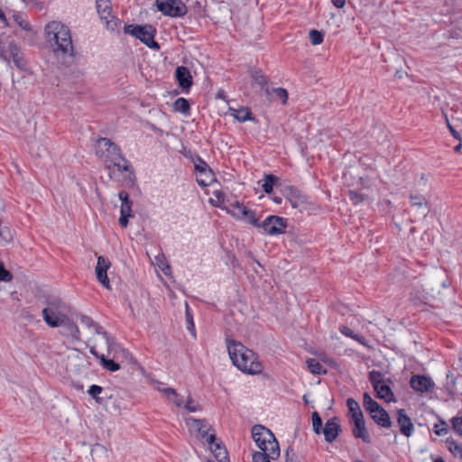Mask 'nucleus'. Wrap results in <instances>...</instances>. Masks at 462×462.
<instances>
[{"mask_svg": "<svg viewBox=\"0 0 462 462\" xmlns=\"http://www.w3.org/2000/svg\"><path fill=\"white\" fill-rule=\"evenodd\" d=\"M227 351L232 363L240 371L248 374H258L263 370L261 362L257 360V355L247 348L241 342L226 338Z\"/></svg>", "mask_w": 462, "mask_h": 462, "instance_id": "f257e3e1", "label": "nucleus"}, {"mask_svg": "<svg viewBox=\"0 0 462 462\" xmlns=\"http://www.w3.org/2000/svg\"><path fill=\"white\" fill-rule=\"evenodd\" d=\"M45 34L48 42L54 41L56 48L54 52L58 58L61 56L63 63L66 58L70 60L74 57V47L72 44L69 28L58 21H52L46 24Z\"/></svg>", "mask_w": 462, "mask_h": 462, "instance_id": "f03ea898", "label": "nucleus"}, {"mask_svg": "<svg viewBox=\"0 0 462 462\" xmlns=\"http://www.w3.org/2000/svg\"><path fill=\"white\" fill-rule=\"evenodd\" d=\"M96 153L98 157L104 158L106 162L112 163L119 171H127L129 180H135L134 171L130 162L122 154L120 147L109 138L101 137L97 139Z\"/></svg>", "mask_w": 462, "mask_h": 462, "instance_id": "7ed1b4c3", "label": "nucleus"}, {"mask_svg": "<svg viewBox=\"0 0 462 462\" xmlns=\"http://www.w3.org/2000/svg\"><path fill=\"white\" fill-rule=\"evenodd\" d=\"M252 437L260 450L271 451L273 456L280 457L279 442L270 429L256 424L252 427Z\"/></svg>", "mask_w": 462, "mask_h": 462, "instance_id": "20e7f679", "label": "nucleus"}, {"mask_svg": "<svg viewBox=\"0 0 462 462\" xmlns=\"http://www.w3.org/2000/svg\"><path fill=\"white\" fill-rule=\"evenodd\" d=\"M45 303L47 307L42 310V318L48 326L57 325L58 321L69 317V307L60 298L49 296Z\"/></svg>", "mask_w": 462, "mask_h": 462, "instance_id": "39448f33", "label": "nucleus"}, {"mask_svg": "<svg viewBox=\"0 0 462 462\" xmlns=\"http://www.w3.org/2000/svg\"><path fill=\"white\" fill-rule=\"evenodd\" d=\"M363 406L378 426L382 428L392 427L393 422L387 411L366 392L363 394Z\"/></svg>", "mask_w": 462, "mask_h": 462, "instance_id": "423d86ee", "label": "nucleus"}, {"mask_svg": "<svg viewBox=\"0 0 462 462\" xmlns=\"http://www.w3.org/2000/svg\"><path fill=\"white\" fill-rule=\"evenodd\" d=\"M124 32L135 37L152 50L160 49V44L154 40L156 29L151 24H125Z\"/></svg>", "mask_w": 462, "mask_h": 462, "instance_id": "0eeeda50", "label": "nucleus"}, {"mask_svg": "<svg viewBox=\"0 0 462 462\" xmlns=\"http://www.w3.org/2000/svg\"><path fill=\"white\" fill-rule=\"evenodd\" d=\"M383 377V374L381 371L372 370L368 373V380L376 393V397L386 402H395L396 399L390 386L392 380H384Z\"/></svg>", "mask_w": 462, "mask_h": 462, "instance_id": "6e6552de", "label": "nucleus"}, {"mask_svg": "<svg viewBox=\"0 0 462 462\" xmlns=\"http://www.w3.org/2000/svg\"><path fill=\"white\" fill-rule=\"evenodd\" d=\"M155 6L164 16L172 18L183 17L188 13V7L181 0H156Z\"/></svg>", "mask_w": 462, "mask_h": 462, "instance_id": "1a4fd4ad", "label": "nucleus"}, {"mask_svg": "<svg viewBox=\"0 0 462 462\" xmlns=\"http://www.w3.org/2000/svg\"><path fill=\"white\" fill-rule=\"evenodd\" d=\"M194 168L196 173L198 174L197 182L200 187L206 188L209 186L213 181L217 180L213 170L199 155L194 162Z\"/></svg>", "mask_w": 462, "mask_h": 462, "instance_id": "9d476101", "label": "nucleus"}, {"mask_svg": "<svg viewBox=\"0 0 462 462\" xmlns=\"http://www.w3.org/2000/svg\"><path fill=\"white\" fill-rule=\"evenodd\" d=\"M282 195L290 202L293 208L302 211L308 204V197L294 186H285L282 189Z\"/></svg>", "mask_w": 462, "mask_h": 462, "instance_id": "9b49d317", "label": "nucleus"}, {"mask_svg": "<svg viewBox=\"0 0 462 462\" xmlns=\"http://www.w3.org/2000/svg\"><path fill=\"white\" fill-rule=\"evenodd\" d=\"M57 325H51V328H60V333L72 341L80 340V331L77 324L69 318H65L58 321Z\"/></svg>", "mask_w": 462, "mask_h": 462, "instance_id": "f8f14e48", "label": "nucleus"}, {"mask_svg": "<svg viewBox=\"0 0 462 462\" xmlns=\"http://www.w3.org/2000/svg\"><path fill=\"white\" fill-rule=\"evenodd\" d=\"M121 200L119 224L122 227H126L128 225L129 217H133L132 214V200L127 191L122 190L118 194Z\"/></svg>", "mask_w": 462, "mask_h": 462, "instance_id": "ddd939ff", "label": "nucleus"}, {"mask_svg": "<svg viewBox=\"0 0 462 462\" xmlns=\"http://www.w3.org/2000/svg\"><path fill=\"white\" fill-rule=\"evenodd\" d=\"M249 73L254 82L263 90L269 101H272V92L269 88L270 79L259 68L253 67L249 69Z\"/></svg>", "mask_w": 462, "mask_h": 462, "instance_id": "4468645a", "label": "nucleus"}, {"mask_svg": "<svg viewBox=\"0 0 462 462\" xmlns=\"http://www.w3.org/2000/svg\"><path fill=\"white\" fill-rule=\"evenodd\" d=\"M111 266L110 261L105 256H98L96 265V276L97 281L106 289H110V282L107 276V270Z\"/></svg>", "mask_w": 462, "mask_h": 462, "instance_id": "2eb2a0df", "label": "nucleus"}, {"mask_svg": "<svg viewBox=\"0 0 462 462\" xmlns=\"http://www.w3.org/2000/svg\"><path fill=\"white\" fill-rule=\"evenodd\" d=\"M341 432L342 428L339 424V419L336 416L327 420L321 431L324 434L325 440L328 443L335 441Z\"/></svg>", "mask_w": 462, "mask_h": 462, "instance_id": "dca6fc26", "label": "nucleus"}, {"mask_svg": "<svg viewBox=\"0 0 462 462\" xmlns=\"http://www.w3.org/2000/svg\"><path fill=\"white\" fill-rule=\"evenodd\" d=\"M352 434L356 439H362L363 442L370 444L372 439L365 426V420L363 416L351 420Z\"/></svg>", "mask_w": 462, "mask_h": 462, "instance_id": "f3484780", "label": "nucleus"}, {"mask_svg": "<svg viewBox=\"0 0 462 462\" xmlns=\"http://www.w3.org/2000/svg\"><path fill=\"white\" fill-rule=\"evenodd\" d=\"M396 415V420L400 433L406 438H410L414 432V425L411 418L407 415L404 409H398Z\"/></svg>", "mask_w": 462, "mask_h": 462, "instance_id": "a211bd4d", "label": "nucleus"}, {"mask_svg": "<svg viewBox=\"0 0 462 462\" xmlns=\"http://www.w3.org/2000/svg\"><path fill=\"white\" fill-rule=\"evenodd\" d=\"M190 420L192 421V425L197 429L200 438L212 448V445L217 440V436L215 433H208L209 430H213L211 426H208L205 420L191 418Z\"/></svg>", "mask_w": 462, "mask_h": 462, "instance_id": "6ab92c4d", "label": "nucleus"}, {"mask_svg": "<svg viewBox=\"0 0 462 462\" xmlns=\"http://www.w3.org/2000/svg\"><path fill=\"white\" fill-rule=\"evenodd\" d=\"M411 387L419 393H428L434 388L433 381L427 375L414 374L410 380Z\"/></svg>", "mask_w": 462, "mask_h": 462, "instance_id": "aec40b11", "label": "nucleus"}, {"mask_svg": "<svg viewBox=\"0 0 462 462\" xmlns=\"http://www.w3.org/2000/svg\"><path fill=\"white\" fill-rule=\"evenodd\" d=\"M175 79L182 92L188 93L193 85V79L189 69L185 66H179L175 69Z\"/></svg>", "mask_w": 462, "mask_h": 462, "instance_id": "412c9836", "label": "nucleus"}, {"mask_svg": "<svg viewBox=\"0 0 462 462\" xmlns=\"http://www.w3.org/2000/svg\"><path fill=\"white\" fill-rule=\"evenodd\" d=\"M8 50L14 65L21 70L25 69L26 61L20 53V47L14 42H11L8 44Z\"/></svg>", "mask_w": 462, "mask_h": 462, "instance_id": "4be33fe9", "label": "nucleus"}, {"mask_svg": "<svg viewBox=\"0 0 462 462\" xmlns=\"http://www.w3.org/2000/svg\"><path fill=\"white\" fill-rule=\"evenodd\" d=\"M232 216L239 220L251 224L254 226H259V218L255 216V212L247 208H244L241 213L232 212Z\"/></svg>", "mask_w": 462, "mask_h": 462, "instance_id": "5701e85b", "label": "nucleus"}, {"mask_svg": "<svg viewBox=\"0 0 462 462\" xmlns=\"http://www.w3.org/2000/svg\"><path fill=\"white\" fill-rule=\"evenodd\" d=\"M409 198H410V202L412 207H416L419 209H421V213L423 216L428 215V213L430 211V208H429V203L426 200L424 196H422L420 194L411 193Z\"/></svg>", "mask_w": 462, "mask_h": 462, "instance_id": "b1692460", "label": "nucleus"}, {"mask_svg": "<svg viewBox=\"0 0 462 462\" xmlns=\"http://www.w3.org/2000/svg\"><path fill=\"white\" fill-rule=\"evenodd\" d=\"M209 448L218 462H229L228 452L221 441L216 440L212 448Z\"/></svg>", "mask_w": 462, "mask_h": 462, "instance_id": "393cba45", "label": "nucleus"}, {"mask_svg": "<svg viewBox=\"0 0 462 462\" xmlns=\"http://www.w3.org/2000/svg\"><path fill=\"white\" fill-rule=\"evenodd\" d=\"M96 8L101 20H106L112 14L110 0H96Z\"/></svg>", "mask_w": 462, "mask_h": 462, "instance_id": "a878e982", "label": "nucleus"}, {"mask_svg": "<svg viewBox=\"0 0 462 462\" xmlns=\"http://www.w3.org/2000/svg\"><path fill=\"white\" fill-rule=\"evenodd\" d=\"M229 109L231 110V116L240 123L253 121L254 119L251 110L246 106H242L239 109L230 107Z\"/></svg>", "mask_w": 462, "mask_h": 462, "instance_id": "bb28decb", "label": "nucleus"}, {"mask_svg": "<svg viewBox=\"0 0 462 462\" xmlns=\"http://www.w3.org/2000/svg\"><path fill=\"white\" fill-rule=\"evenodd\" d=\"M80 322L82 325L88 327V328H93L95 329V332L97 334H101L106 338V342L109 341V335L106 331L103 330V328L96 323L90 317L82 315L80 317Z\"/></svg>", "mask_w": 462, "mask_h": 462, "instance_id": "cd10ccee", "label": "nucleus"}, {"mask_svg": "<svg viewBox=\"0 0 462 462\" xmlns=\"http://www.w3.org/2000/svg\"><path fill=\"white\" fill-rule=\"evenodd\" d=\"M263 181L262 189L266 194L273 193V188L280 184V179L272 173L265 174Z\"/></svg>", "mask_w": 462, "mask_h": 462, "instance_id": "c85d7f7f", "label": "nucleus"}, {"mask_svg": "<svg viewBox=\"0 0 462 462\" xmlns=\"http://www.w3.org/2000/svg\"><path fill=\"white\" fill-rule=\"evenodd\" d=\"M279 219L282 220V222L273 221V224H271V227L267 230V235L278 236L286 232L285 229L288 226L287 219L282 217H279Z\"/></svg>", "mask_w": 462, "mask_h": 462, "instance_id": "c756f323", "label": "nucleus"}, {"mask_svg": "<svg viewBox=\"0 0 462 462\" xmlns=\"http://www.w3.org/2000/svg\"><path fill=\"white\" fill-rule=\"evenodd\" d=\"M445 443L447 448L454 457L462 459V443L457 441L452 437L448 438Z\"/></svg>", "mask_w": 462, "mask_h": 462, "instance_id": "7c9ffc66", "label": "nucleus"}, {"mask_svg": "<svg viewBox=\"0 0 462 462\" xmlns=\"http://www.w3.org/2000/svg\"><path fill=\"white\" fill-rule=\"evenodd\" d=\"M346 406L350 415V420L363 416V411L360 408L359 403L353 398L346 399Z\"/></svg>", "mask_w": 462, "mask_h": 462, "instance_id": "2f4dec72", "label": "nucleus"}, {"mask_svg": "<svg viewBox=\"0 0 462 462\" xmlns=\"http://www.w3.org/2000/svg\"><path fill=\"white\" fill-rule=\"evenodd\" d=\"M307 365L310 373L313 374H326L328 373L327 369L324 368L321 364L314 358H309L307 361Z\"/></svg>", "mask_w": 462, "mask_h": 462, "instance_id": "473e14b6", "label": "nucleus"}, {"mask_svg": "<svg viewBox=\"0 0 462 462\" xmlns=\"http://www.w3.org/2000/svg\"><path fill=\"white\" fill-rule=\"evenodd\" d=\"M173 109L176 112L188 115L190 111L189 102L184 97H179L173 103Z\"/></svg>", "mask_w": 462, "mask_h": 462, "instance_id": "72a5a7b5", "label": "nucleus"}, {"mask_svg": "<svg viewBox=\"0 0 462 462\" xmlns=\"http://www.w3.org/2000/svg\"><path fill=\"white\" fill-rule=\"evenodd\" d=\"M279 457L273 456L271 451H255L253 454V462H271V460H276Z\"/></svg>", "mask_w": 462, "mask_h": 462, "instance_id": "f704fd0d", "label": "nucleus"}, {"mask_svg": "<svg viewBox=\"0 0 462 462\" xmlns=\"http://www.w3.org/2000/svg\"><path fill=\"white\" fill-rule=\"evenodd\" d=\"M12 18L23 30L27 32H30L32 30V26L26 21L23 14L17 11H13Z\"/></svg>", "mask_w": 462, "mask_h": 462, "instance_id": "c9c22d12", "label": "nucleus"}, {"mask_svg": "<svg viewBox=\"0 0 462 462\" xmlns=\"http://www.w3.org/2000/svg\"><path fill=\"white\" fill-rule=\"evenodd\" d=\"M100 364L103 368L110 372H116L120 369L119 363L113 359L106 358L104 355H101L100 356Z\"/></svg>", "mask_w": 462, "mask_h": 462, "instance_id": "e433bc0d", "label": "nucleus"}, {"mask_svg": "<svg viewBox=\"0 0 462 462\" xmlns=\"http://www.w3.org/2000/svg\"><path fill=\"white\" fill-rule=\"evenodd\" d=\"M272 101L276 99L281 100L282 104L285 105L288 100V91L283 88H273L271 89Z\"/></svg>", "mask_w": 462, "mask_h": 462, "instance_id": "4c0bfd02", "label": "nucleus"}, {"mask_svg": "<svg viewBox=\"0 0 462 462\" xmlns=\"http://www.w3.org/2000/svg\"><path fill=\"white\" fill-rule=\"evenodd\" d=\"M312 429L315 434L319 435L323 430V421L318 411H313L311 414Z\"/></svg>", "mask_w": 462, "mask_h": 462, "instance_id": "58836bf2", "label": "nucleus"}, {"mask_svg": "<svg viewBox=\"0 0 462 462\" xmlns=\"http://www.w3.org/2000/svg\"><path fill=\"white\" fill-rule=\"evenodd\" d=\"M339 331L341 334H343L344 336L347 337H350L361 344H364V341H365V338L364 337L358 335V334H356L350 328H348L347 326H345V325H342L339 327Z\"/></svg>", "mask_w": 462, "mask_h": 462, "instance_id": "ea45409f", "label": "nucleus"}, {"mask_svg": "<svg viewBox=\"0 0 462 462\" xmlns=\"http://www.w3.org/2000/svg\"><path fill=\"white\" fill-rule=\"evenodd\" d=\"M325 32L323 31H319L316 29H312L309 32V38L312 45H319L324 41Z\"/></svg>", "mask_w": 462, "mask_h": 462, "instance_id": "a19ab883", "label": "nucleus"}, {"mask_svg": "<svg viewBox=\"0 0 462 462\" xmlns=\"http://www.w3.org/2000/svg\"><path fill=\"white\" fill-rule=\"evenodd\" d=\"M104 391L103 387L97 384H92L88 390V393L99 404L103 403V400L99 397V394Z\"/></svg>", "mask_w": 462, "mask_h": 462, "instance_id": "79ce46f5", "label": "nucleus"}, {"mask_svg": "<svg viewBox=\"0 0 462 462\" xmlns=\"http://www.w3.org/2000/svg\"><path fill=\"white\" fill-rule=\"evenodd\" d=\"M348 198L354 205H357L365 200L367 199V196L357 190H349Z\"/></svg>", "mask_w": 462, "mask_h": 462, "instance_id": "37998d69", "label": "nucleus"}, {"mask_svg": "<svg viewBox=\"0 0 462 462\" xmlns=\"http://www.w3.org/2000/svg\"><path fill=\"white\" fill-rule=\"evenodd\" d=\"M433 431L438 436H444L448 433L449 429L447 425V422L444 420L439 419V423H436L434 425Z\"/></svg>", "mask_w": 462, "mask_h": 462, "instance_id": "c03bdc74", "label": "nucleus"}, {"mask_svg": "<svg viewBox=\"0 0 462 462\" xmlns=\"http://www.w3.org/2000/svg\"><path fill=\"white\" fill-rule=\"evenodd\" d=\"M453 431L462 438V416H455L450 420Z\"/></svg>", "mask_w": 462, "mask_h": 462, "instance_id": "a18cd8bd", "label": "nucleus"}, {"mask_svg": "<svg viewBox=\"0 0 462 462\" xmlns=\"http://www.w3.org/2000/svg\"><path fill=\"white\" fill-rule=\"evenodd\" d=\"M273 221L282 222V220L279 219V216L271 215V216L267 217L263 222L259 221L258 227L263 228L264 233L267 234V230L269 229V227H271V224H273Z\"/></svg>", "mask_w": 462, "mask_h": 462, "instance_id": "49530a36", "label": "nucleus"}, {"mask_svg": "<svg viewBox=\"0 0 462 462\" xmlns=\"http://www.w3.org/2000/svg\"><path fill=\"white\" fill-rule=\"evenodd\" d=\"M186 322H187V329L191 333L192 336H196L195 333V325L193 321V316L189 312V306L186 303Z\"/></svg>", "mask_w": 462, "mask_h": 462, "instance_id": "de8ad7c7", "label": "nucleus"}, {"mask_svg": "<svg viewBox=\"0 0 462 462\" xmlns=\"http://www.w3.org/2000/svg\"><path fill=\"white\" fill-rule=\"evenodd\" d=\"M245 208L246 207L244 206L243 203H240L239 201L236 200L234 202H230L228 207H226V208L227 212L232 215L233 211L235 213H241V211H243V209Z\"/></svg>", "mask_w": 462, "mask_h": 462, "instance_id": "09e8293b", "label": "nucleus"}, {"mask_svg": "<svg viewBox=\"0 0 462 462\" xmlns=\"http://www.w3.org/2000/svg\"><path fill=\"white\" fill-rule=\"evenodd\" d=\"M13 279V274L10 271H8L4 263L0 262V281L1 282H10Z\"/></svg>", "mask_w": 462, "mask_h": 462, "instance_id": "8fccbe9b", "label": "nucleus"}, {"mask_svg": "<svg viewBox=\"0 0 462 462\" xmlns=\"http://www.w3.org/2000/svg\"><path fill=\"white\" fill-rule=\"evenodd\" d=\"M285 460L286 462H300L291 446H289L285 450Z\"/></svg>", "mask_w": 462, "mask_h": 462, "instance_id": "3c124183", "label": "nucleus"}, {"mask_svg": "<svg viewBox=\"0 0 462 462\" xmlns=\"http://www.w3.org/2000/svg\"><path fill=\"white\" fill-rule=\"evenodd\" d=\"M111 19L108 20V18L106 20V28L110 31H116L117 28L118 23H120V20L116 18L111 14Z\"/></svg>", "mask_w": 462, "mask_h": 462, "instance_id": "603ef678", "label": "nucleus"}, {"mask_svg": "<svg viewBox=\"0 0 462 462\" xmlns=\"http://www.w3.org/2000/svg\"><path fill=\"white\" fill-rule=\"evenodd\" d=\"M194 400L192 399L191 396H189L188 397V400H187V402L185 404V409L189 411V412H194V411H197L199 407V405H195L194 403Z\"/></svg>", "mask_w": 462, "mask_h": 462, "instance_id": "864d4df0", "label": "nucleus"}, {"mask_svg": "<svg viewBox=\"0 0 462 462\" xmlns=\"http://www.w3.org/2000/svg\"><path fill=\"white\" fill-rule=\"evenodd\" d=\"M159 392L164 393L168 397H170L171 395H172L173 397H178V393L176 392V390L171 387L159 389Z\"/></svg>", "mask_w": 462, "mask_h": 462, "instance_id": "5fc2aeb1", "label": "nucleus"}, {"mask_svg": "<svg viewBox=\"0 0 462 462\" xmlns=\"http://www.w3.org/2000/svg\"><path fill=\"white\" fill-rule=\"evenodd\" d=\"M0 60L7 62L8 64H10V59L8 58V56L6 55L5 50H4V43H3V41L0 39Z\"/></svg>", "mask_w": 462, "mask_h": 462, "instance_id": "6e6d98bb", "label": "nucleus"}, {"mask_svg": "<svg viewBox=\"0 0 462 462\" xmlns=\"http://www.w3.org/2000/svg\"><path fill=\"white\" fill-rule=\"evenodd\" d=\"M214 196L217 199L218 202L223 203L225 201V194L221 190H215Z\"/></svg>", "mask_w": 462, "mask_h": 462, "instance_id": "4d7b16f0", "label": "nucleus"}, {"mask_svg": "<svg viewBox=\"0 0 462 462\" xmlns=\"http://www.w3.org/2000/svg\"><path fill=\"white\" fill-rule=\"evenodd\" d=\"M336 8L341 9L346 5V0H330Z\"/></svg>", "mask_w": 462, "mask_h": 462, "instance_id": "13d9d810", "label": "nucleus"}, {"mask_svg": "<svg viewBox=\"0 0 462 462\" xmlns=\"http://www.w3.org/2000/svg\"><path fill=\"white\" fill-rule=\"evenodd\" d=\"M0 21L3 23L5 27L10 26L9 22L1 7H0Z\"/></svg>", "mask_w": 462, "mask_h": 462, "instance_id": "bf43d9fd", "label": "nucleus"}, {"mask_svg": "<svg viewBox=\"0 0 462 462\" xmlns=\"http://www.w3.org/2000/svg\"><path fill=\"white\" fill-rule=\"evenodd\" d=\"M448 129L451 133V134L453 135V137L457 140H460V134L457 131H456L452 125H450L449 124H448Z\"/></svg>", "mask_w": 462, "mask_h": 462, "instance_id": "052dcab7", "label": "nucleus"}, {"mask_svg": "<svg viewBox=\"0 0 462 462\" xmlns=\"http://www.w3.org/2000/svg\"><path fill=\"white\" fill-rule=\"evenodd\" d=\"M173 402L177 407H181L183 404V400L178 394V397H174Z\"/></svg>", "mask_w": 462, "mask_h": 462, "instance_id": "680f3d73", "label": "nucleus"}, {"mask_svg": "<svg viewBox=\"0 0 462 462\" xmlns=\"http://www.w3.org/2000/svg\"><path fill=\"white\" fill-rule=\"evenodd\" d=\"M90 353L97 359L100 360V356L102 354H99L97 349H96V346H91L90 347Z\"/></svg>", "mask_w": 462, "mask_h": 462, "instance_id": "e2e57ef3", "label": "nucleus"}, {"mask_svg": "<svg viewBox=\"0 0 462 462\" xmlns=\"http://www.w3.org/2000/svg\"><path fill=\"white\" fill-rule=\"evenodd\" d=\"M273 202H275L276 204H281V203H282V198H281V197H278V196H274V197L273 198Z\"/></svg>", "mask_w": 462, "mask_h": 462, "instance_id": "0e129e2a", "label": "nucleus"}, {"mask_svg": "<svg viewBox=\"0 0 462 462\" xmlns=\"http://www.w3.org/2000/svg\"><path fill=\"white\" fill-rule=\"evenodd\" d=\"M217 97L218 98H222V99H224V98L226 97V96H225V92H224V91H219V92L217 94Z\"/></svg>", "mask_w": 462, "mask_h": 462, "instance_id": "69168bd1", "label": "nucleus"}, {"mask_svg": "<svg viewBox=\"0 0 462 462\" xmlns=\"http://www.w3.org/2000/svg\"><path fill=\"white\" fill-rule=\"evenodd\" d=\"M461 148H462V144H461V143H459V144H457V145H456V146L454 147V151H455V152H459Z\"/></svg>", "mask_w": 462, "mask_h": 462, "instance_id": "338daca9", "label": "nucleus"}, {"mask_svg": "<svg viewBox=\"0 0 462 462\" xmlns=\"http://www.w3.org/2000/svg\"><path fill=\"white\" fill-rule=\"evenodd\" d=\"M433 462H445V461L442 457H439Z\"/></svg>", "mask_w": 462, "mask_h": 462, "instance_id": "774afa93", "label": "nucleus"}]
</instances>
